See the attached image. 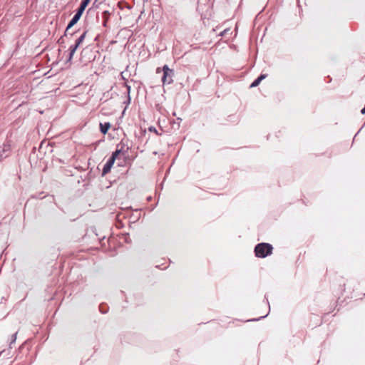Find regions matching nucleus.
Returning a JSON list of instances; mask_svg holds the SVG:
<instances>
[{
	"label": "nucleus",
	"instance_id": "f257e3e1",
	"mask_svg": "<svg viewBox=\"0 0 365 365\" xmlns=\"http://www.w3.org/2000/svg\"><path fill=\"white\" fill-rule=\"evenodd\" d=\"M272 251V247L268 243H260L255 247V255L258 257H265L270 255Z\"/></svg>",
	"mask_w": 365,
	"mask_h": 365
},
{
	"label": "nucleus",
	"instance_id": "f03ea898",
	"mask_svg": "<svg viewBox=\"0 0 365 365\" xmlns=\"http://www.w3.org/2000/svg\"><path fill=\"white\" fill-rule=\"evenodd\" d=\"M163 76L162 78V82L163 84H170L173 83V77L174 76V71L173 70L169 68V67L167 65H165L163 68Z\"/></svg>",
	"mask_w": 365,
	"mask_h": 365
},
{
	"label": "nucleus",
	"instance_id": "7ed1b4c3",
	"mask_svg": "<svg viewBox=\"0 0 365 365\" xmlns=\"http://www.w3.org/2000/svg\"><path fill=\"white\" fill-rule=\"evenodd\" d=\"M85 36H86V33H83V34H82V35H81V36H80V37L76 40L75 45L71 46L70 47V48H69V50H70V53H69V58H68L69 60H71V59L73 58V55H74V53H75V52H76V49L78 48V47L79 46V45H80V44L83 42V41L84 40Z\"/></svg>",
	"mask_w": 365,
	"mask_h": 365
},
{
	"label": "nucleus",
	"instance_id": "20e7f679",
	"mask_svg": "<svg viewBox=\"0 0 365 365\" xmlns=\"http://www.w3.org/2000/svg\"><path fill=\"white\" fill-rule=\"evenodd\" d=\"M82 14H83V11H81V10L78 9V11L76 12V14L74 15V16L71 19V21L69 22V24L66 28V30H68L70 28H71L74 24H76L78 22V21L81 18Z\"/></svg>",
	"mask_w": 365,
	"mask_h": 365
},
{
	"label": "nucleus",
	"instance_id": "39448f33",
	"mask_svg": "<svg viewBox=\"0 0 365 365\" xmlns=\"http://www.w3.org/2000/svg\"><path fill=\"white\" fill-rule=\"evenodd\" d=\"M114 163L113 159H109L107 163L105 164L103 169V175H105L107 174L112 168L113 165Z\"/></svg>",
	"mask_w": 365,
	"mask_h": 365
},
{
	"label": "nucleus",
	"instance_id": "423d86ee",
	"mask_svg": "<svg viewBox=\"0 0 365 365\" xmlns=\"http://www.w3.org/2000/svg\"><path fill=\"white\" fill-rule=\"evenodd\" d=\"M110 128V123H100V129L102 133L106 134Z\"/></svg>",
	"mask_w": 365,
	"mask_h": 365
},
{
	"label": "nucleus",
	"instance_id": "0eeeda50",
	"mask_svg": "<svg viewBox=\"0 0 365 365\" xmlns=\"http://www.w3.org/2000/svg\"><path fill=\"white\" fill-rule=\"evenodd\" d=\"M266 78V76L265 75H261L259 76L257 79H255L252 83L250 85V87H255V86H257L259 83L261 82V81H262L263 79H264Z\"/></svg>",
	"mask_w": 365,
	"mask_h": 365
},
{
	"label": "nucleus",
	"instance_id": "6e6552de",
	"mask_svg": "<svg viewBox=\"0 0 365 365\" xmlns=\"http://www.w3.org/2000/svg\"><path fill=\"white\" fill-rule=\"evenodd\" d=\"M90 1L91 0H83L81 2V6L78 9L83 12V11L86 9V6L89 4Z\"/></svg>",
	"mask_w": 365,
	"mask_h": 365
},
{
	"label": "nucleus",
	"instance_id": "1a4fd4ad",
	"mask_svg": "<svg viewBox=\"0 0 365 365\" xmlns=\"http://www.w3.org/2000/svg\"><path fill=\"white\" fill-rule=\"evenodd\" d=\"M119 153H120V150L115 151L113 153V155H112V156H111V158L110 159H113V161L115 162V160L117 158V156L119 155Z\"/></svg>",
	"mask_w": 365,
	"mask_h": 365
},
{
	"label": "nucleus",
	"instance_id": "9d476101",
	"mask_svg": "<svg viewBox=\"0 0 365 365\" xmlns=\"http://www.w3.org/2000/svg\"><path fill=\"white\" fill-rule=\"evenodd\" d=\"M361 113L365 114V107L361 110Z\"/></svg>",
	"mask_w": 365,
	"mask_h": 365
},
{
	"label": "nucleus",
	"instance_id": "9b49d317",
	"mask_svg": "<svg viewBox=\"0 0 365 365\" xmlns=\"http://www.w3.org/2000/svg\"><path fill=\"white\" fill-rule=\"evenodd\" d=\"M156 72L158 73L160 72V68H158L157 70H156Z\"/></svg>",
	"mask_w": 365,
	"mask_h": 365
}]
</instances>
